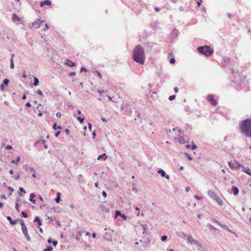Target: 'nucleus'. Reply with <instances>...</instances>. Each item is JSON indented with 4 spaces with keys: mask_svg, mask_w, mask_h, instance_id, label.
<instances>
[{
    "mask_svg": "<svg viewBox=\"0 0 251 251\" xmlns=\"http://www.w3.org/2000/svg\"><path fill=\"white\" fill-rule=\"evenodd\" d=\"M133 60L140 64H144L145 62V55L143 48L140 45L135 46L132 53Z\"/></svg>",
    "mask_w": 251,
    "mask_h": 251,
    "instance_id": "1",
    "label": "nucleus"
},
{
    "mask_svg": "<svg viewBox=\"0 0 251 251\" xmlns=\"http://www.w3.org/2000/svg\"><path fill=\"white\" fill-rule=\"evenodd\" d=\"M241 132L247 137L251 138V120L246 119L239 124Z\"/></svg>",
    "mask_w": 251,
    "mask_h": 251,
    "instance_id": "2",
    "label": "nucleus"
},
{
    "mask_svg": "<svg viewBox=\"0 0 251 251\" xmlns=\"http://www.w3.org/2000/svg\"><path fill=\"white\" fill-rule=\"evenodd\" d=\"M198 50L200 53L207 56H211L214 52L213 50L208 46L198 47Z\"/></svg>",
    "mask_w": 251,
    "mask_h": 251,
    "instance_id": "3",
    "label": "nucleus"
},
{
    "mask_svg": "<svg viewBox=\"0 0 251 251\" xmlns=\"http://www.w3.org/2000/svg\"><path fill=\"white\" fill-rule=\"evenodd\" d=\"M21 226H22V229L23 232L24 234L25 238H26V239L28 241H29L30 238L29 235L28 234L27 229L26 228V226L25 225V224L24 223V222L23 220H22V221H21Z\"/></svg>",
    "mask_w": 251,
    "mask_h": 251,
    "instance_id": "4",
    "label": "nucleus"
},
{
    "mask_svg": "<svg viewBox=\"0 0 251 251\" xmlns=\"http://www.w3.org/2000/svg\"><path fill=\"white\" fill-rule=\"evenodd\" d=\"M230 168L232 170H235L239 168L241 165L237 161H234V162L229 161L228 162Z\"/></svg>",
    "mask_w": 251,
    "mask_h": 251,
    "instance_id": "5",
    "label": "nucleus"
},
{
    "mask_svg": "<svg viewBox=\"0 0 251 251\" xmlns=\"http://www.w3.org/2000/svg\"><path fill=\"white\" fill-rule=\"evenodd\" d=\"M207 100L214 106L217 104V101L214 99V96L212 95H208L207 96Z\"/></svg>",
    "mask_w": 251,
    "mask_h": 251,
    "instance_id": "6",
    "label": "nucleus"
},
{
    "mask_svg": "<svg viewBox=\"0 0 251 251\" xmlns=\"http://www.w3.org/2000/svg\"><path fill=\"white\" fill-rule=\"evenodd\" d=\"M212 221L214 223H217L218 225H219L221 227L225 229L226 230L229 232H232V231L226 225H222L220 224L218 221H217L215 219H213Z\"/></svg>",
    "mask_w": 251,
    "mask_h": 251,
    "instance_id": "7",
    "label": "nucleus"
},
{
    "mask_svg": "<svg viewBox=\"0 0 251 251\" xmlns=\"http://www.w3.org/2000/svg\"><path fill=\"white\" fill-rule=\"evenodd\" d=\"M44 21H40L39 20H37L36 21L34 22L33 23H32V26L34 27L35 28H38L40 27L41 25V23H44Z\"/></svg>",
    "mask_w": 251,
    "mask_h": 251,
    "instance_id": "8",
    "label": "nucleus"
},
{
    "mask_svg": "<svg viewBox=\"0 0 251 251\" xmlns=\"http://www.w3.org/2000/svg\"><path fill=\"white\" fill-rule=\"evenodd\" d=\"M241 167L242 168V171L243 172L248 174L250 176H251V169L249 167H243L242 165L241 166Z\"/></svg>",
    "mask_w": 251,
    "mask_h": 251,
    "instance_id": "9",
    "label": "nucleus"
},
{
    "mask_svg": "<svg viewBox=\"0 0 251 251\" xmlns=\"http://www.w3.org/2000/svg\"><path fill=\"white\" fill-rule=\"evenodd\" d=\"M208 194L213 199H215L217 197L216 193L212 190H209L208 191Z\"/></svg>",
    "mask_w": 251,
    "mask_h": 251,
    "instance_id": "10",
    "label": "nucleus"
},
{
    "mask_svg": "<svg viewBox=\"0 0 251 251\" xmlns=\"http://www.w3.org/2000/svg\"><path fill=\"white\" fill-rule=\"evenodd\" d=\"M51 2L50 0H46L43 2H41L40 4V6L42 7L45 5H51Z\"/></svg>",
    "mask_w": 251,
    "mask_h": 251,
    "instance_id": "11",
    "label": "nucleus"
},
{
    "mask_svg": "<svg viewBox=\"0 0 251 251\" xmlns=\"http://www.w3.org/2000/svg\"><path fill=\"white\" fill-rule=\"evenodd\" d=\"M158 173L161 174L162 177H165L167 179H169V176L166 175L165 172L163 170H160L158 171Z\"/></svg>",
    "mask_w": 251,
    "mask_h": 251,
    "instance_id": "12",
    "label": "nucleus"
},
{
    "mask_svg": "<svg viewBox=\"0 0 251 251\" xmlns=\"http://www.w3.org/2000/svg\"><path fill=\"white\" fill-rule=\"evenodd\" d=\"M214 200L219 205L222 206L223 205V201L219 197L217 196Z\"/></svg>",
    "mask_w": 251,
    "mask_h": 251,
    "instance_id": "13",
    "label": "nucleus"
},
{
    "mask_svg": "<svg viewBox=\"0 0 251 251\" xmlns=\"http://www.w3.org/2000/svg\"><path fill=\"white\" fill-rule=\"evenodd\" d=\"M107 158V156L105 153H103L102 154L100 155L98 158V160L102 159L103 160H105Z\"/></svg>",
    "mask_w": 251,
    "mask_h": 251,
    "instance_id": "14",
    "label": "nucleus"
},
{
    "mask_svg": "<svg viewBox=\"0 0 251 251\" xmlns=\"http://www.w3.org/2000/svg\"><path fill=\"white\" fill-rule=\"evenodd\" d=\"M12 20L13 21H20L21 19L20 17L17 16L16 14L14 13L12 17Z\"/></svg>",
    "mask_w": 251,
    "mask_h": 251,
    "instance_id": "15",
    "label": "nucleus"
},
{
    "mask_svg": "<svg viewBox=\"0 0 251 251\" xmlns=\"http://www.w3.org/2000/svg\"><path fill=\"white\" fill-rule=\"evenodd\" d=\"M35 197V195L33 193L30 194V196H29V201L31 202H33V203H35V202H36V200L35 199H34Z\"/></svg>",
    "mask_w": 251,
    "mask_h": 251,
    "instance_id": "16",
    "label": "nucleus"
},
{
    "mask_svg": "<svg viewBox=\"0 0 251 251\" xmlns=\"http://www.w3.org/2000/svg\"><path fill=\"white\" fill-rule=\"evenodd\" d=\"M232 192L234 195H237L239 193V190L236 186H232Z\"/></svg>",
    "mask_w": 251,
    "mask_h": 251,
    "instance_id": "17",
    "label": "nucleus"
},
{
    "mask_svg": "<svg viewBox=\"0 0 251 251\" xmlns=\"http://www.w3.org/2000/svg\"><path fill=\"white\" fill-rule=\"evenodd\" d=\"M67 63L66 64L70 67H74L75 66V63L74 62H73L72 61H71L70 59H67L66 60Z\"/></svg>",
    "mask_w": 251,
    "mask_h": 251,
    "instance_id": "18",
    "label": "nucleus"
},
{
    "mask_svg": "<svg viewBox=\"0 0 251 251\" xmlns=\"http://www.w3.org/2000/svg\"><path fill=\"white\" fill-rule=\"evenodd\" d=\"M7 219L8 220V221L10 222V224L12 225H14L16 224V223H17V221H13L11 217L10 216H7Z\"/></svg>",
    "mask_w": 251,
    "mask_h": 251,
    "instance_id": "19",
    "label": "nucleus"
},
{
    "mask_svg": "<svg viewBox=\"0 0 251 251\" xmlns=\"http://www.w3.org/2000/svg\"><path fill=\"white\" fill-rule=\"evenodd\" d=\"M193 143V145L192 146L190 145H186V148H187V149H192V150H194V149H195L197 148V146H196V145L193 143Z\"/></svg>",
    "mask_w": 251,
    "mask_h": 251,
    "instance_id": "20",
    "label": "nucleus"
},
{
    "mask_svg": "<svg viewBox=\"0 0 251 251\" xmlns=\"http://www.w3.org/2000/svg\"><path fill=\"white\" fill-rule=\"evenodd\" d=\"M34 222H37L39 226H41L42 225V222H41L40 218L38 217H36L35 218Z\"/></svg>",
    "mask_w": 251,
    "mask_h": 251,
    "instance_id": "21",
    "label": "nucleus"
},
{
    "mask_svg": "<svg viewBox=\"0 0 251 251\" xmlns=\"http://www.w3.org/2000/svg\"><path fill=\"white\" fill-rule=\"evenodd\" d=\"M13 56H14V55H12V58L10 59V68L12 69H14V68Z\"/></svg>",
    "mask_w": 251,
    "mask_h": 251,
    "instance_id": "22",
    "label": "nucleus"
},
{
    "mask_svg": "<svg viewBox=\"0 0 251 251\" xmlns=\"http://www.w3.org/2000/svg\"><path fill=\"white\" fill-rule=\"evenodd\" d=\"M55 201L56 202L59 203L60 201V193H58L57 194V197L55 198Z\"/></svg>",
    "mask_w": 251,
    "mask_h": 251,
    "instance_id": "23",
    "label": "nucleus"
},
{
    "mask_svg": "<svg viewBox=\"0 0 251 251\" xmlns=\"http://www.w3.org/2000/svg\"><path fill=\"white\" fill-rule=\"evenodd\" d=\"M178 140L180 144H184L185 143L183 136H181L178 139Z\"/></svg>",
    "mask_w": 251,
    "mask_h": 251,
    "instance_id": "24",
    "label": "nucleus"
},
{
    "mask_svg": "<svg viewBox=\"0 0 251 251\" xmlns=\"http://www.w3.org/2000/svg\"><path fill=\"white\" fill-rule=\"evenodd\" d=\"M38 84H39V80L37 77H35L34 78L33 85L35 86H36L38 85Z\"/></svg>",
    "mask_w": 251,
    "mask_h": 251,
    "instance_id": "25",
    "label": "nucleus"
},
{
    "mask_svg": "<svg viewBox=\"0 0 251 251\" xmlns=\"http://www.w3.org/2000/svg\"><path fill=\"white\" fill-rule=\"evenodd\" d=\"M76 119L80 122V123H82L84 120V117H81L80 116L76 117Z\"/></svg>",
    "mask_w": 251,
    "mask_h": 251,
    "instance_id": "26",
    "label": "nucleus"
},
{
    "mask_svg": "<svg viewBox=\"0 0 251 251\" xmlns=\"http://www.w3.org/2000/svg\"><path fill=\"white\" fill-rule=\"evenodd\" d=\"M53 128L54 129L56 130L57 129H62V127L60 126H56V123H55L53 126Z\"/></svg>",
    "mask_w": 251,
    "mask_h": 251,
    "instance_id": "27",
    "label": "nucleus"
},
{
    "mask_svg": "<svg viewBox=\"0 0 251 251\" xmlns=\"http://www.w3.org/2000/svg\"><path fill=\"white\" fill-rule=\"evenodd\" d=\"M108 91L106 90V91H103V90H97V92L100 94V95L101 96L103 95V94L104 93H106V92H107Z\"/></svg>",
    "mask_w": 251,
    "mask_h": 251,
    "instance_id": "28",
    "label": "nucleus"
},
{
    "mask_svg": "<svg viewBox=\"0 0 251 251\" xmlns=\"http://www.w3.org/2000/svg\"><path fill=\"white\" fill-rule=\"evenodd\" d=\"M53 250V248L51 246L48 247L47 248L45 249L44 251H52Z\"/></svg>",
    "mask_w": 251,
    "mask_h": 251,
    "instance_id": "29",
    "label": "nucleus"
},
{
    "mask_svg": "<svg viewBox=\"0 0 251 251\" xmlns=\"http://www.w3.org/2000/svg\"><path fill=\"white\" fill-rule=\"evenodd\" d=\"M9 81L7 78H6L3 81V85L5 86H7L8 84Z\"/></svg>",
    "mask_w": 251,
    "mask_h": 251,
    "instance_id": "30",
    "label": "nucleus"
},
{
    "mask_svg": "<svg viewBox=\"0 0 251 251\" xmlns=\"http://www.w3.org/2000/svg\"><path fill=\"white\" fill-rule=\"evenodd\" d=\"M19 201H17L16 202V206H15V208L17 209L18 212H19V211H20L19 208Z\"/></svg>",
    "mask_w": 251,
    "mask_h": 251,
    "instance_id": "31",
    "label": "nucleus"
},
{
    "mask_svg": "<svg viewBox=\"0 0 251 251\" xmlns=\"http://www.w3.org/2000/svg\"><path fill=\"white\" fill-rule=\"evenodd\" d=\"M22 216L25 218H27L28 215L27 213H26L25 211H22L21 213Z\"/></svg>",
    "mask_w": 251,
    "mask_h": 251,
    "instance_id": "32",
    "label": "nucleus"
},
{
    "mask_svg": "<svg viewBox=\"0 0 251 251\" xmlns=\"http://www.w3.org/2000/svg\"><path fill=\"white\" fill-rule=\"evenodd\" d=\"M176 130H177V131L180 133V136H181V134H182V133L180 129H177L176 128H174L173 129V131H175Z\"/></svg>",
    "mask_w": 251,
    "mask_h": 251,
    "instance_id": "33",
    "label": "nucleus"
},
{
    "mask_svg": "<svg viewBox=\"0 0 251 251\" xmlns=\"http://www.w3.org/2000/svg\"><path fill=\"white\" fill-rule=\"evenodd\" d=\"M175 98H176L175 95H172L169 97V100H174L175 99Z\"/></svg>",
    "mask_w": 251,
    "mask_h": 251,
    "instance_id": "34",
    "label": "nucleus"
},
{
    "mask_svg": "<svg viewBox=\"0 0 251 251\" xmlns=\"http://www.w3.org/2000/svg\"><path fill=\"white\" fill-rule=\"evenodd\" d=\"M167 239V237L166 235H163L161 237V240L162 241H165Z\"/></svg>",
    "mask_w": 251,
    "mask_h": 251,
    "instance_id": "35",
    "label": "nucleus"
},
{
    "mask_svg": "<svg viewBox=\"0 0 251 251\" xmlns=\"http://www.w3.org/2000/svg\"><path fill=\"white\" fill-rule=\"evenodd\" d=\"M195 198L198 200H201L202 198V197L199 196L198 195H195Z\"/></svg>",
    "mask_w": 251,
    "mask_h": 251,
    "instance_id": "36",
    "label": "nucleus"
},
{
    "mask_svg": "<svg viewBox=\"0 0 251 251\" xmlns=\"http://www.w3.org/2000/svg\"><path fill=\"white\" fill-rule=\"evenodd\" d=\"M96 73L97 74V75H98V76L100 78L102 77V75H101V74L100 73V72L99 71H96Z\"/></svg>",
    "mask_w": 251,
    "mask_h": 251,
    "instance_id": "37",
    "label": "nucleus"
},
{
    "mask_svg": "<svg viewBox=\"0 0 251 251\" xmlns=\"http://www.w3.org/2000/svg\"><path fill=\"white\" fill-rule=\"evenodd\" d=\"M19 190L21 192H23L24 193H26V192L23 187H20Z\"/></svg>",
    "mask_w": 251,
    "mask_h": 251,
    "instance_id": "38",
    "label": "nucleus"
},
{
    "mask_svg": "<svg viewBox=\"0 0 251 251\" xmlns=\"http://www.w3.org/2000/svg\"><path fill=\"white\" fill-rule=\"evenodd\" d=\"M37 94L41 96L43 95L42 91L40 90H38L37 91Z\"/></svg>",
    "mask_w": 251,
    "mask_h": 251,
    "instance_id": "39",
    "label": "nucleus"
},
{
    "mask_svg": "<svg viewBox=\"0 0 251 251\" xmlns=\"http://www.w3.org/2000/svg\"><path fill=\"white\" fill-rule=\"evenodd\" d=\"M185 154H186V155L187 156L189 160H192V158L190 156V155L188 153H185Z\"/></svg>",
    "mask_w": 251,
    "mask_h": 251,
    "instance_id": "40",
    "label": "nucleus"
},
{
    "mask_svg": "<svg viewBox=\"0 0 251 251\" xmlns=\"http://www.w3.org/2000/svg\"><path fill=\"white\" fill-rule=\"evenodd\" d=\"M69 75L70 76H74L75 75V72H72L71 73H70Z\"/></svg>",
    "mask_w": 251,
    "mask_h": 251,
    "instance_id": "41",
    "label": "nucleus"
},
{
    "mask_svg": "<svg viewBox=\"0 0 251 251\" xmlns=\"http://www.w3.org/2000/svg\"><path fill=\"white\" fill-rule=\"evenodd\" d=\"M170 62L171 64H174L175 62V59L174 58H171Z\"/></svg>",
    "mask_w": 251,
    "mask_h": 251,
    "instance_id": "42",
    "label": "nucleus"
},
{
    "mask_svg": "<svg viewBox=\"0 0 251 251\" xmlns=\"http://www.w3.org/2000/svg\"><path fill=\"white\" fill-rule=\"evenodd\" d=\"M49 29V26L48 24H46L45 25V27L44 28V30L46 31Z\"/></svg>",
    "mask_w": 251,
    "mask_h": 251,
    "instance_id": "43",
    "label": "nucleus"
},
{
    "mask_svg": "<svg viewBox=\"0 0 251 251\" xmlns=\"http://www.w3.org/2000/svg\"><path fill=\"white\" fill-rule=\"evenodd\" d=\"M6 150H11L12 149V147L10 145L7 146L5 148Z\"/></svg>",
    "mask_w": 251,
    "mask_h": 251,
    "instance_id": "44",
    "label": "nucleus"
},
{
    "mask_svg": "<svg viewBox=\"0 0 251 251\" xmlns=\"http://www.w3.org/2000/svg\"><path fill=\"white\" fill-rule=\"evenodd\" d=\"M121 217L122 218L123 220H126V217L125 215H121Z\"/></svg>",
    "mask_w": 251,
    "mask_h": 251,
    "instance_id": "45",
    "label": "nucleus"
},
{
    "mask_svg": "<svg viewBox=\"0 0 251 251\" xmlns=\"http://www.w3.org/2000/svg\"><path fill=\"white\" fill-rule=\"evenodd\" d=\"M56 116L57 117L60 118L61 116V113L60 112H57L56 114Z\"/></svg>",
    "mask_w": 251,
    "mask_h": 251,
    "instance_id": "46",
    "label": "nucleus"
},
{
    "mask_svg": "<svg viewBox=\"0 0 251 251\" xmlns=\"http://www.w3.org/2000/svg\"><path fill=\"white\" fill-rule=\"evenodd\" d=\"M115 214H116V216H118L119 215H120V216L121 215V214L119 211H116Z\"/></svg>",
    "mask_w": 251,
    "mask_h": 251,
    "instance_id": "47",
    "label": "nucleus"
},
{
    "mask_svg": "<svg viewBox=\"0 0 251 251\" xmlns=\"http://www.w3.org/2000/svg\"><path fill=\"white\" fill-rule=\"evenodd\" d=\"M52 244L54 246H56L58 243L57 241H53L52 242Z\"/></svg>",
    "mask_w": 251,
    "mask_h": 251,
    "instance_id": "48",
    "label": "nucleus"
},
{
    "mask_svg": "<svg viewBox=\"0 0 251 251\" xmlns=\"http://www.w3.org/2000/svg\"><path fill=\"white\" fill-rule=\"evenodd\" d=\"M102 194L103 195V196L104 197V198H106V196H107V194H106V193L103 191L102 192Z\"/></svg>",
    "mask_w": 251,
    "mask_h": 251,
    "instance_id": "49",
    "label": "nucleus"
},
{
    "mask_svg": "<svg viewBox=\"0 0 251 251\" xmlns=\"http://www.w3.org/2000/svg\"><path fill=\"white\" fill-rule=\"evenodd\" d=\"M201 0H199V1H197L198 6H200L201 4Z\"/></svg>",
    "mask_w": 251,
    "mask_h": 251,
    "instance_id": "50",
    "label": "nucleus"
},
{
    "mask_svg": "<svg viewBox=\"0 0 251 251\" xmlns=\"http://www.w3.org/2000/svg\"><path fill=\"white\" fill-rule=\"evenodd\" d=\"M88 126H89V128L90 129V130H91V128L92 127V125L90 123H89L88 124Z\"/></svg>",
    "mask_w": 251,
    "mask_h": 251,
    "instance_id": "51",
    "label": "nucleus"
},
{
    "mask_svg": "<svg viewBox=\"0 0 251 251\" xmlns=\"http://www.w3.org/2000/svg\"><path fill=\"white\" fill-rule=\"evenodd\" d=\"M174 91H175V93H177V92H178V88H177V87H175V88H174Z\"/></svg>",
    "mask_w": 251,
    "mask_h": 251,
    "instance_id": "52",
    "label": "nucleus"
},
{
    "mask_svg": "<svg viewBox=\"0 0 251 251\" xmlns=\"http://www.w3.org/2000/svg\"><path fill=\"white\" fill-rule=\"evenodd\" d=\"M60 134V132L59 131H57L55 134V137H57Z\"/></svg>",
    "mask_w": 251,
    "mask_h": 251,
    "instance_id": "53",
    "label": "nucleus"
},
{
    "mask_svg": "<svg viewBox=\"0 0 251 251\" xmlns=\"http://www.w3.org/2000/svg\"><path fill=\"white\" fill-rule=\"evenodd\" d=\"M107 98H108V100H110L111 101H113V100H112V97H110V96H107Z\"/></svg>",
    "mask_w": 251,
    "mask_h": 251,
    "instance_id": "54",
    "label": "nucleus"
},
{
    "mask_svg": "<svg viewBox=\"0 0 251 251\" xmlns=\"http://www.w3.org/2000/svg\"><path fill=\"white\" fill-rule=\"evenodd\" d=\"M186 189V191L187 192H189V191H190V187H186V189Z\"/></svg>",
    "mask_w": 251,
    "mask_h": 251,
    "instance_id": "55",
    "label": "nucleus"
},
{
    "mask_svg": "<svg viewBox=\"0 0 251 251\" xmlns=\"http://www.w3.org/2000/svg\"><path fill=\"white\" fill-rule=\"evenodd\" d=\"M26 106L27 107H30V106H31V104H30V103L27 102L26 104Z\"/></svg>",
    "mask_w": 251,
    "mask_h": 251,
    "instance_id": "56",
    "label": "nucleus"
},
{
    "mask_svg": "<svg viewBox=\"0 0 251 251\" xmlns=\"http://www.w3.org/2000/svg\"><path fill=\"white\" fill-rule=\"evenodd\" d=\"M159 10H160V8H158V7H156V8H155V11H156V12L159 11Z\"/></svg>",
    "mask_w": 251,
    "mask_h": 251,
    "instance_id": "57",
    "label": "nucleus"
},
{
    "mask_svg": "<svg viewBox=\"0 0 251 251\" xmlns=\"http://www.w3.org/2000/svg\"><path fill=\"white\" fill-rule=\"evenodd\" d=\"M209 227H210V228H212V229H214V230H216V229H217L216 228L214 227H213L212 226H211V225H209Z\"/></svg>",
    "mask_w": 251,
    "mask_h": 251,
    "instance_id": "58",
    "label": "nucleus"
},
{
    "mask_svg": "<svg viewBox=\"0 0 251 251\" xmlns=\"http://www.w3.org/2000/svg\"><path fill=\"white\" fill-rule=\"evenodd\" d=\"M48 242L49 243H51V242H52L51 241V239L50 238H49L48 240Z\"/></svg>",
    "mask_w": 251,
    "mask_h": 251,
    "instance_id": "59",
    "label": "nucleus"
},
{
    "mask_svg": "<svg viewBox=\"0 0 251 251\" xmlns=\"http://www.w3.org/2000/svg\"><path fill=\"white\" fill-rule=\"evenodd\" d=\"M3 84L0 85V89L1 90H3L4 89Z\"/></svg>",
    "mask_w": 251,
    "mask_h": 251,
    "instance_id": "60",
    "label": "nucleus"
},
{
    "mask_svg": "<svg viewBox=\"0 0 251 251\" xmlns=\"http://www.w3.org/2000/svg\"><path fill=\"white\" fill-rule=\"evenodd\" d=\"M9 173H10V174L11 175H13V174H14V171H13V170H10V171H9Z\"/></svg>",
    "mask_w": 251,
    "mask_h": 251,
    "instance_id": "61",
    "label": "nucleus"
},
{
    "mask_svg": "<svg viewBox=\"0 0 251 251\" xmlns=\"http://www.w3.org/2000/svg\"><path fill=\"white\" fill-rule=\"evenodd\" d=\"M3 206V203L2 202H0V208H1Z\"/></svg>",
    "mask_w": 251,
    "mask_h": 251,
    "instance_id": "62",
    "label": "nucleus"
},
{
    "mask_svg": "<svg viewBox=\"0 0 251 251\" xmlns=\"http://www.w3.org/2000/svg\"><path fill=\"white\" fill-rule=\"evenodd\" d=\"M26 96L25 95H23V97H22V99L23 100H25L26 99Z\"/></svg>",
    "mask_w": 251,
    "mask_h": 251,
    "instance_id": "63",
    "label": "nucleus"
},
{
    "mask_svg": "<svg viewBox=\"0 0 251 251\" xmlns=\"http://www.w3.org/2000/svg\"><path fill=\"white\" fill-rule=\"evenodd\" d=\"M92 236L93 238H95L96 236V234L95 233H93Z\"/></svg>",
    "mask_w": 251,
    "mask_h": 251,
    "instance_id": "64",
    "label": "nucleus"
}]
</instances>
